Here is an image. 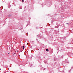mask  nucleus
<instances>
[{
    "label": "nucleus",
    "mask_w": 73,
    "mask_h": 73,
    "mask_svg": "<svg viewBox=\"0 0 73 73\" xmlns=\"http://www.w3.org/2000/svg\"><path fill=\"white\" fill-rule=\"evenodd\" d=\"M46 51H47V52H48V51H49V50H48V49H46Z\"/></svg>",
    "instance_id": "f257e3e1"
},
{
    "label": "nucleus",
    "mask_w": 73,
    "mask_h": 73,
    "mask_svg": "<svg viewBox=\"0 0 73 73\" xmlns=\"http://www.w3.org/2000/svg\"><path fill=\"white\" fill-rule=\"evenodd\" d=\"M23 49H24V46H23Z\"/></svg>",
    "instance_id": "f03ea898"
},
{
    "label": "nucleus",
    "mask_w": 73,
    "mask_h": 73,
    "mask_svg": "<svg viewBox=\"0 0 73 73\" xmlns=\"http://www.w3.org/2000/svg\"><path fill=\"white\" fill-rule=\"evenodd\" d=\"M22 1H23V2L24 1V0H22Z\"/></svg>",
    "instance_id": "7ed1b4c3"
},
{
    "label": "nucleus",
    "mask_w": 73,
    "mask_h": 73,
    "mask_svg": "<svg viewBox=\"0 0 73 73\" xmlns=\"http://www.w3.org/2000/svg\"><path fill=\"white\" fill-rule=\"evenodd\" d=\"M67 24H69V23H66Z\"/></svg>",
    "instance_id": "20e7f679"
},
{
    "label": "nucleus",
    "mask_w": 73,
    "mask_h": 73,
    "mask_svg": "<svg viewBox=\"0 0 73 73\" xmlns=\"http://www.w3.org/2000/svg\"><path fill=\"white\" fill-rule=\"evenodd\" d=\"M36 40H37V39H36Z\"/></svg>",
    "instance_id": "39448f33"
}]
</instances>
